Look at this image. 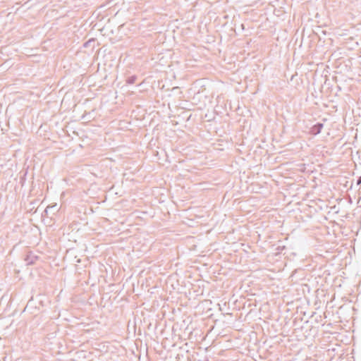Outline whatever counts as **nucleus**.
Instances as JSON below:
<instances>
[{"mask_svg": "<svg viewBox=\"0 0 361 361\" xmlns=\"http://www.w3.org/2000/svg\"><path fill=\"white\" fill-rule=\"evenodd\" d=\"M37 256L35 255L32 252H29L25 258V261L26 262L27 264H32L35 263V262L37 260Z\"/></svg>", "mask_w": 361, "mask_h": 361, "instance_id": "obj_1", "label": "nucleus"}, {"mask_svg": "<svg viewBox=\"0 0 361 361\" xmlns=\"http://www.w3.org/2000/svg\"><path fill=\"white\" fill-rule=\"evenodd\" d=\"M322 128H323V124L321 123H318L312 128L311 132L314 135H317V134L320 133Z\"/></svg>", "mask_w": 361, "mask_h": 361, "instance_id": "obj_2", "label": "nucleus"}, {"mask_svg": "<svg viewBox=\"0 0 361 361\" xmlns=\"http://www.w3.org/2000/svg\"><path fill=\"white\" fill-rule=\"evenodd\" d=\"M136 79H137L136 75H131L129 78H128L126 82L128 84L132 85L135 82Z\"/></svg>", "mask_w": 361, "mask_h": 361, "instance_id": "obj_3", "label": "nucleus"}, {"mask_svg": "<svg viewBox=\"0 0 361 361\" xmlns=\"http://www.w3.org/2000/svg\"><path fill=\"white\" fill-rule=\"evenodd\" d=\"M56 207V205H54V206H51V207L48 206V207L46 208L45 211H44V212H45V213H47L49 209H52V208H54V207Z\"/></svg>", "mask_w": 361, "mask_h": 361, "instance_id": "obj_4", "label": "nucleus"}, {"mask_svg": "<svg viewBox=\"0 0 361 361\" xmlns=\"http://www.w3.org/2000/svg\"><path fill=\"white\" fill-rule=\"evenodd\" d=\"M357 183V185L361 184V176L359 177Z\"/></svg>", "mask_w": 361, "mask_h": 361, "instance_id": "obj_5", "label": "nucleus"}, {"mask_svg": "<svg viewBox=\"0 0 361 361\" xmlns=\"http://www.w3.org/2000/svg\"><path fill=\"white\" fill-rule=\"evenodd\" d=\"M90 42H91V40H90V41L87 42L86 43H85L84 46H85V47L88 46V44H89Z\"/></svg>", "mask_w": 361, "mask_h": 361, "instance_id": "obj_6", "label": "nucleus"}]
</instances>
